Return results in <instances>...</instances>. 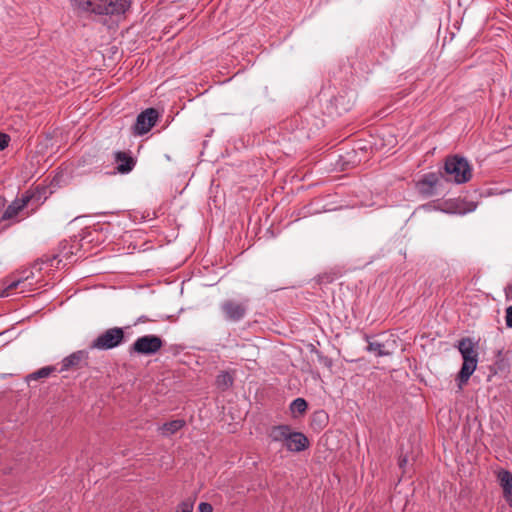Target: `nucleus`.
Listing matches in <instances>:
<instances>
[{"mask_svg":"<svg viewBox=\"0 0 512 512\" xmlns=\"http://www.w3.org/2000/svg\"><path fill=\"white\" fill-rule=\"evenodd\" d=\"M199 512H213V507L207 502H201L198 506Z\"/></svg>","mask_w":512,"mask_h":512,"instance_id":"25","label":"nucleus"},{"mask_svg":"<svg viewBox=\"0 0 512 512\" xmlns=\"http://www.w3.org/2000/svg\"><path fill=\"white\" fill-rule=\"evenodd\" d=\"M56 371L54 366H46L38 369L37 371L30 373L26 376V382L30 384L31 381L49 377L53 372Z\"/></svg>","mask_w":512,"mask_h":512,"instance_id":"16","label":"nucleus"},{"mask_svg":"<svg viewBox=\"0 0 512 512\" xmlns=\"http://www.w3.org/2000/svg\"><path fill=\"white\" fill-rule=\"evenodd\" d=\"M9 144V137L6 134L0 133V151L4 150Z\"/></svg>","mask_w":512,"mask_h":512,"instance_id":"24","label":"nucleus"},{"mask_svg":"<svg viewBox=\"0 0 512 512\" xmlns=\"http://www.w3.org/2000/svg\"><path fill=\"white\" fill-rule=\"evenodd\" d=\"M31 198L32 196L27 192L23 194L21 198H16L14 201H12L11 204L8 205L0 221L15 218L19 214V212L22 211L27 206Z\"/></svg>","mask_w":512,"mask_h":512,"instance_id":"10","label":"nucleus"},{"mask_svg":"<svg viewBox=\"0 0 512 512\" xmlns=\"http://www.w3.org/2000/svg\"><path fill=\"white\" fill-rule=\"evenodd\" d=\"M218 388L222 390L228 389L233 384V378L228 372L220 373L216 378Z\"/></svg>","mask_w":512,"mask_h":512,"instance_id":"20","label":"nucleus"},{"mask_svg":"<svg viewBox=\"0 0 512 512\" xmlns=\"http://www.w3.org/2000/svg\"><path fill=\"white\" fill-rule=\"evenodd\" d=\"M124 330L120 327H113L99 334L89 345L92 350H110L118 347L124 342Z\"/></svg>","mask_w":512,"mask_h":512,"instance_id":"4","label":"nucleus"},{"mask_svg":"<svg viewBox=\"0 0 512 512\" xmlns=\"http://www.w3.org/2000/svg\"><path fill=\"white\" fill-rule=\"evenodd\" d=\"M497 479L503 489V497L506 502L512 506V473L508 470H500Z\"/></svg>","mask_w":512,"mask_h":512,"instance_id":"13","label":"nucleus"},{"mask_svg":"<svg viewBox=\"0 0 512 512\" xmlns=\"http://www.w3.org/2000/svg\"><path fill=\"white\" fill-rule=\"evenodd\" d=\"M186 422L183 419H176L170 422L164 423L162 426L158 428V431L164 437H169L179 430H181L185 426Z\"/></svg>","mask_w":512,"mask_h":512,"instance_id":"15","label":"nucleus"},{"mask_svg":"<svg viewBox=\"0 0 512 512\" xmlns=\"http://www.w3.org/2000/svg\"><path fill=\"white\" fill-rule=\"evenodd\" d=\"M406 461H407V460H406L405 458H404V459H401V460H400V466H402L403 464H405V463H406Z\"/></svg>","mask_w":512,"mask_h":512,"instance_id":"27","label":"nucleus"},{"mask_svg":"<svg viewBox=\"0 0 512 512\" xmlns=\"http://www.w3.org/2000/svg\"><path fill=\"white\" fill-rule=\"evenodd\" d=\"M442 179H443V176L441 174H436V173L424 174L416 182V189L421 195H423L425 197H430V196L436 195L438 193V188L441 184Z\"/></svg>","mask_w":512,"mask_h":512,"instance_id":"8","label":"nucleus"},{"mask_svg":"<svg viewBox=\"0 0 512 512\" xmlns=\"http://www.w3.org/2000/svg\"><path fill=\"white\" fill-rule=\"evenodd\" d=\"M114 161L117 164L116 170L121 174L131 172L136 165V160L129 153L123 151L114 153Z\"/></svg>","mask_w":512,"mask_h":512,"instance_id":"11","label":"nucleus"},{"mask_svg":"<svg viewBox=\"0 0 512 512\" xmlns=\"http://www.w3.org/2000/svg\"><path fill=\"white\" fill-rule=\"evenodd\" d=\"M307 402L303 398H296L292 401L290 404V410L294 416H296V413L303 414L307 410Z\"/></svg>","mask_w":512,"mask_h":512,"instance_id":"21","label":"nucleus"},{"mask_svg":"<svg viewBox=\"0 0 512 512\" xmlns=\"http://www.w3.org/2000/svg\"><path fill=\"white\" fill-rule=\"evenodd\" d=\"M506 297L512 299V284L508 285L505 289Z\"/></svg>","mask_w":512,"mask_h":512,"instance_id":"26","label":"nucleus"},{"mask_svg":"<svg viewBox=\"0 0 512 512\" xmlns=\"http://www.w3.org/2000/svg\"><path fill=\"white\" fill-rule=\"evenodd\" d=\"M88 352L79 350L73 352L62 360V367L60 371H67L71 369H80L88 364Z\"/></svg>","mask_w":512,"mask_h":512,"instance_id":"9","label":"nucleus"},{"mask_svg":"<svg viewBox=\"0 0 512 512\" xmlns=\"http://www.w3.org/2000/svg\"><path fill=\"white\" fill-rule=\"evenodd\" d=\"M159 118V112L155 108H147L142 111L136 118L133 126V134L142 136L148 133L156 124Z\"/></svg>","mask_w":512,"mask_h":512,"instance_id":"7","label":"nucleus"},{"mask_svg":"<svg viewBox=\"0 0 512 512\" xmlns=\"http://www.w3.org/2000/svg\"><path fill=\"white\" fill-rule=\"evenodd\" d=\"M193 502L192 501H183L180 503L178 510L179 512H193Z\"/></svg>","mask_w":512,"mask_h":512,"instance_id":"22","label":"nucleus"},{"mask_svg":"<svg viewBox=\"0 0 512 512\" xmlns=\"http://www.w3.org/2000/svg\"><path fill=\"white\" fill-rule=\"evenodd\" d=\"M365 339L368 342L366 348L368 352L374 353L378 357L388 355V352L384 349V344L370 341L368 335H365Z\"/></svg>","mask_w":512,"mask_h":512,"instance_id":"17","label":"nucleus"},{"mask_svg":"<svg viewBox=\"0 0 512 512\" xmlns=\"http://www.w3.org/2000/svg\"><path fill=\"white\" fill-rule=\"evenodd\" d=\"M458 350L463 358L462 367L458 373L457 381L459 389H462L474 373L478 363V352L471 338H463L458 342Z\"/></svg>","mask_w":512,"mask_h":512,"instance_id":"2","label":"nucleus"},{"mask_svg":"<svg viewBox=\"0 0 512 512\" xmlns=\"http://www.w3.org/2000/svg\"><path fill=\"white\" fill-rule=\"evenodd\" d=\"M291 432L292 429L288 425L273 426L270 430L269 437L272 441L283 442L285 445Z\"/></svg>","mask_w":512,"mask_h":512,"instance_id":"14","label":"nucleus"},{"mask_svg":"<svg viewBox=\"0 0 512 512\" xmlns=\"http://www.w3.org/2000/svg\"><path fill=\"white\" fill-rule=\"evenodd\" d=\"M163 347V340L161 337L148 334L141 336L135 340L130 346L129 352L138 355H154Z\"/></svg>","mask_w":512,"mask_h":512,"instance_id":"5","label":"nucleus"},{"mask_svg":"<svg viewBox=\"0 0 512 512\" xmlns=\"http://www.w3.org/2000/svg\"><path fill=\"white\" fill-rule=\"evenodd\" d=\"M444 171L456 184L466 183L472 177V168L469 162L464 157L458 155L446 159Z\"/></svg>","mask_w":512,"mask_h":512,"instance_id":"3","label":"nucleus"},{"mask_svg":"<svg viewBox=\"0 0 512 512\" xmlns=\"http://www.w3.org/2000/svg\"><path fill=\"white\" fill-rule=\"evenodd\" d=\"M176 512H179V511H176Z\"/></svg>","mask_w":512,"mask_h":512,"instance_id":"28","label":"nucleus"},{"mask_svg":"<svg viewBox=\"0 0 512 512\" xmlns=\"http://www.w3.org/2000/svg\"><path fill=\"white\" fill-rule=\"evenodd\" d=\"M59 263L60 260L57 259V256H45L34 264L33 269L41 271L42 265H46L48 267H58Z\"/></svg>","mask_w":512,"mask_h":512,"instance_id":"18","label":"nucleus"},{"mask_svg":"<svg viewBox=\"0 0 512 512\" xmlns=\"http://www.w3.org/2000/svg\"><path fill=\"white\" fill-rule=\"evenodd\" d=\"M285 447L291 452H301L309 447V440L303 433L292 431Z\"/></svg>","mask_w":512,"mask_h":512,"instance_id":"12","label":"nucleus"},{"mask_svg":"<svg viewBox=\"0 0 512 512\" xmlns=\"http://www.w3.org/2000/svg\"><path fill=\"white\" fill-rule=\"evenodd\" d=\"M505 322L507 327L512 328V306L506 308Z\"/></svg>","mask_w":512,"mask_h":512,"instance_id":"23","label":"nucleus"},{"mask_svg":"<svg viewBox=\"0 0 512 512\" xmlns=\"http://www.w3.org/2000/svg\"><path fill=\"white\" fill-rule=\"evenodd\" d=\"M248 300L236 301L233 299L225 300L221 303L220 309L227 321L239 322L247 313Z\"/></svg>","mask_w":512,"mask_h":512,"instance_id":"6","label":"nucleus"},{"mask_svg":"<svg viewBox=\"0 0 512 512\" xmlns=\"http://www.w3.org/2000/svg\"><path fill=\"white\" fill-rule=\"evenodd\" d=\"M78 10L97 17L121 16L129 8L128 0H74Z\"/></svg>","mask_w":512,"mask_h":512,"instance_id":"1","label":"nucleus"},{"mask_svg":"<svg viewBox=\"0 0 512 512\" xmlns=\"http://www.w3.org/2000/svg\"><path fill=\"white\" fill-rule=\"evenodd\" d=\"M30 277H33V272L32 271L30 272L29 275H27V276H25L23 278L7 282V285H6L5 289L0 293V297L9 296V292L10 291L18 288V286L20 284H22L24 282V280H28Z\"/></svg>","mask_w":512,"mask_h":512,"instance_id":"19","label":"nucleus"}]
</instances>
